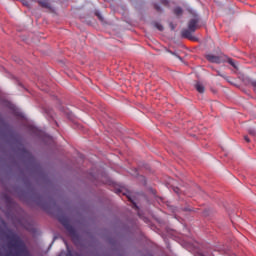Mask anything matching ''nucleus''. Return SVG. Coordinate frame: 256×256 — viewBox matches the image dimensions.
Wrapping results in <instances>:
<instances>
[{
    "mask_svg": "<svg viewBox=\"0 0 256 256\" xmlns=\"http://www.w3.org/2000/svg\"><path fill=\"white\" fill-rule=\"evenodd\" d=\"M8 248L10 251L6 254V256H31L27 250V247L25 246V243H23V240H21L19 236H12V239L8 243Z\"/></svg>",
    "mask_w": 256,
    "mask_h": 256,
    "instance_id": "obj_1",
    "label": "nucleus"
},
{
    "mask_svg": "<svg viewBox=\"0 0 256 256\" xmlns=\"http://www.w3.org/2000/svg\"><path fill=\"white\" fill-rule=\"evenodd\" d=\"M198 23L199 19L197 18L190 20L188 23V29L182 30V37H185L186 39H193L192 33H195V31H197Z\"/></svg>",
    "mask_w": 256,
    "mask_h": 256,
    "instance_id": "obj_2",
    "label": "nucleus"
},
{
    "mask_svg": "<svg viewBox=\"0 0 256 256\" xmlns=\"http://www.w3.org/2000/svg\"><path fill=\"white\" fill-rule=\"evenodd\" d=\"M58 220L63 225V227H65V229L68 231L70 235H76L75 227L71 225V220H69V218L61 216Z\"/></svg>",
    "mask_w": 256,
    "mask_h": 256,
    "instance_id": "obj_3",
    "label": "nucleus"
},
{
    "mask_svg": "<svg viewBox=\"0 0 256 256\" xmlns=\"http://www.w3.org/2000/svg\"><path fill=\"white\" fill-rule=\"evenodd\" d=\"M206 59L208 61H210V63H221V58H219L218 56H215L213 54H208L206 56Z\"/></svg>",
    "mask_w": 256,
    "mask_h": 256,
    "instance_id": "obj_4",
    "label": "nucleus"
},
{
    "mask_svg": "<svg viewBox=\"0 0 256 256\" xmlns=\"http://www.w3.org/2000/svg\"><path fill=\"white\" fill-rule=\"evenodd\" d=\"M195 89H196V91H198V93H205V86H203V84H201V82H197L195 84Z\"/></svg>",
    "mask_w": 256,
    "mask_h": 256,
    "instance_id": "obj_5",
    "label": "nucleus"
},
{
    "mask_svg": "<svg viewBox=\"0 0 256 256\" xmlns=\"http://www.w3.org/2000/svg\"><path fill=\"white\" fill-rule=\"evenodd\" d=\"M41 7H45L46 9H50L51 8V4H49V1L47 0H43L39 2Z\"/></svg>",
    "mask_w": 256,
    "mask_h": 256,
    "instance_id": "obj_6",
    "label": "nucleus"
},
{
    "mask_svg": "<svg viewBox=\"0 0 256 256\" xmlns=\"http://www.w3.org/2000/svg\"><path fill=\"white\" fill-rule=\"evenodd\" d=\"M174 13H175V15H183V8L182 7H176L175 9H174Z\"/></svg>",
    "mask_w": 256,
    "mask_h": 256,
    "instance_id": "obj_7",
    "label": "nucleus"
},
{
    "mask_svg": "<svg viewBox=\"0 0 256 256\" xmlns=\"http://www.w3.org/2000/svg\"><path fill=\"white\" fill-rule=\"evenodd\" d=\"M228 63L229 65H231L232 67H234V69H237V64H235V61H233V59H228Z\"/></svg>",
    "mask_w": 256,
    "mask_h": 256,
    "instance_id": "obj_8",
    "label": "nucleus"
},
{
    "mask_svg": "<svg viewBox=\"0 0 256 256\" xmlns=\"http://www.w3.org/2000/svg\"><path fill=\"white\" fill-rule=\"evenodd\" d=\"M155 27L156 29H158V31H163V25H161L160 23H155Z\"/></svg>",
    "mask_w": 256,
    "mask_h": 256,
    "instance_id": "obj_9",
    "label": "nucleus"
},
{
    "mask_svg": "<svg viewBox=\"0 0 256 256\" xmlns=\"http://www.w3.org/2000/svg\"><path fill=\"white\" fill-rule=\"evenodd\" d=\"M215 251H218L219 253H227V250L223 248H216Z\"/></svg>",
    "mask_w": 256,
    "mask_h": 256,
    "instance_id": "obj_10",
    "label": "nucleus"
},
{
    "mask_svg": "<svg viewBox=\"0 0 256 256\" xmlns=\"http://www.w3.org/2000/svg\"><path fill=\"white\" fill-rule=\"evenodd\" d=\"M244 141H246V143H249L251 140L249 139V136H244Z\"/></svg>",
    "mask_w": 256,
    "mask_h": 256,
    "instance_id": "obj_11",
    "label": "nucleus"
},
{
    "mask_svg": "<svg viewBox=\"0 0 256 256\" xmlns=\"http://www.w3.org/2000/svg\"><path fill=\"white\" fill-rule=\"evenodd\" d=\"M251 85L254 87V91H256V81H252Z\"/></svg>",
    "mask_w": 256,
    "mask_h": 256,
    "instance_id": "obj_12",
    "label": "nucleus"
},
{
    "mask_svg": "<svg viewBox=\"0 0 256 256\" xmlns=\"http://www.w3.org/2000/svg\"><path fill=\"white\" fill-rule=\"evenodd\" d=\"M65 245H66V247H67V249H68V256H69V255H71V251H70V249H69V245H67V242H65Z\"/></svg>",
    "mask_w": 256,
    "mask_h": 256,
    "instance_id": "obj_13",
    "label": "nucleus"
},
{
    "mask_svg": "<svg viewBox=\"0 0 256 256\" xmlns=\"http://www.w3.org/2000/svg\"><path fill=\"white\" fill-rule=\"evenodd\" d=\"M133 208L134 209H139V207L137 206V204L135 202H133Z\"/></svg>",
    "mask_w": 256,
    "mask_h": 256,
    "instance_id": "obj_14",
    "label": "nucleus"
},
{
    "mask_svg": "<svg viewBox=\"0 0 256 256\" xmlns=\"http://www.w3.org/2000/svg\"><path fill=\"white\" fill-rule=\"evenodd\" d=\"M96 15L99 19H102L101 14L99 12H96Z\"/></svg>",
    "mask_w": 256,
    "mask_h": 256,
    "instance_id": "obj_15",
    "label": "nucleus"
},
{
    "mask_svg": "<svg viewBox=\"0 0 256 256\" xmlns=\"http://www.w3.org/2000/svg\"><path fill=\"white\" fill-rule=\"evenodd\" d=\"M155 8L157 9V11H161V7L156 5Z\"/></svg>",
    "mask_w": 256,
    "mask_h": 256,
    "instance_id": "obj_16",
    "label": "nucleus"
},
{
    "mask_svg": "<svg viewBox=\"0 0 256 256\" xmlns=\"http://www.w3.org/2000/svg\"><path fill=\"white\" fill-rule=\"evenodd\" d=\"M250 135H255V131H250Z\"/></svg>",
    "mask_w": 256,
    "mask_h": 256,
    "instance_id": "obj_17",
    "label": "nucleus"
},
{
    "mask_svg": "<svg viewBox=\"0 0 256 256\" xmlns=\"http://www.w3.org/2000/svg\"><path fill=\"white\" fill-rule=\"evenodd\" d=\"M175 193H179V188L174 189Z\"/></svg>",
    "mask_w": 256,
    "mask_h": 256,
    "instance_id": "obj_18",
    "label": "nucleus"
},
{
    "mask_svg": "<svg viewBox=\"0 0 256 256\" xmlns=\"http://www.w3.org/2000/svg\"><path fill=\"white\" fill-rule=\"evenodd\" d=\"M58 256H65V252L60 253Z\"/></svg>",
    "mask_w": 256,
    "mask_h": 256,
    "instance_id": "obj_19",
    "label": "nucleus"
},
{
    "mask_svg": "<svg viewBox=\"0 0 256 256\" xmlns=\"http://www.w3.org/2000/svg\"><path fill=\"white\" fill-rule=\"evenodd\" d=\"M202 256H213V255L203 254Z\"/></svg>",
    "mask_w": 256,
    "mask_h": 256,
    "instance_id": "obj_20",
    "label": "nucleus"
},
{
    "mask_svg": "<svg viewBox=\"0 0 256 256\" xmlns=\"http://www.w3.org/2000/svg\"><path fill=\"white\" fill-rule=\"evenodd\" d=\"M232 256H237V254L233 253Z\"/></svg>",
    "mask_w": 256,
    "mask_h": 256,
    "instance_id": "obj_21",
    "label": "nucleus"
}]
</instances>
